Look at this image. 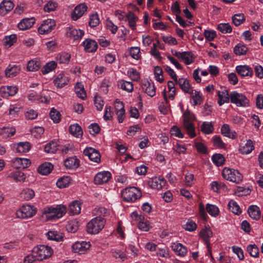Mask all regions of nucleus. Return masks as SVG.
I'll return each instance as SVG.
<instances>
[{
    "instance_id": "nucleus-32",
    "label": "nucleus",
    "mask_w": 263,
    "mask_h": 263,
    "mask_svg": "<svg viewBox=\"0 0 263 263\" xmlns=\"http://www.w3.org/2000/svg\"><path fill=\"white\" fill-rule=\"evenodd\" d=\"M254 148L253 142L248 140L245 144H242L239 148V151L242 154L250 153Z\"/></svg>"
},
{
    "instance_id": "nucleus-14",
    "label": "nucleus",
    "mask_w": 263,
    "mask_h": 263,
    "mask_svg": "<svg viewBox=\"0 0 263 263\" xmlns=\"http://www.w3.org/2000/svg\"><path fill=\"white\" fill-rule=\"evenodd\" d=\"M148 183L152 188L160 190L165 185L166 180L162 177H156L151 178Z\"/></svg>"
},
{
    "instance_id": "nucleus-24",
    "label": "nucleus",
    "mask_w": 263,
    "mask_h": 263,
    "mask_svg": "<svg viewBox=\"0 0 263 263\" xmlns=\"http://www.w3.org/2000/svg\"><path fill=\"white\" fill-rule=\"evenodd\" d=\"M14 5L10 0H4L0 4V13L3 15L10 11Z\"/></svg>"
},
{
    "instance_id": "nucleus-30",
    "label": "nucleus",
    "mask_w": 263,
    "mask_h": 263,
    "mask_svg": "<svg viewBox=\"0 0 263 263\" xmlns=\"http://www.w3.org/2000/svg\"><path fill=\"white\" fill-rule=\"evenodd\" d=\"M178 59L180 61L183 62L186 65H189L193 62L194 58L191 52L183 51L180 53Z\"/></svg>"
},
{
    "instance_id": "nucleus-55",
    "label": "nucleus",
    "mask_w": 263,
    "mask_h": 263,
    "mask_svg": "<svg viewBox=\"0 0 263 263\" xmlns=\"http://www.w3.org/2000/svg\"><path fill=\"white\" fill-rule=\"evenodd\" d=\"M247 251L250 255L254 257H257L259 254V250L255 245H250L247 247Z\"/></svg>"
},
{
    "instance_id": "nucleus-47",
    "label": "nucleus",
    "mask_w": 263,
    "mask_h": 263,
    "mask_svg": "<svg viewBox=\"0 0 263 263\" xmlns=\"http://www.w3.org/2000/svg\"><path fill=\"white\" fill-rule=\"evenodd\" d=\"M70 58V54L66 52H63L58 55L57 60L60 64H67L69 62Z\"/></svg>"
},
{
    "instance_id": "nucleus-56",
    "label": "nucleus",
    "mask_w": 263,
    "mask_h": 263,
    "mask_svg": "<svg viewBox=\"0 0 263 263\" xmlns=\"http://www.w3.org/2000/svg\"><path fill=\"white\" fill-rule=\"evenodd\" d=\"M50 116L54 123H59L61 120V114L60 112L53 108L50 112Z\"/></svg>"
},
{
    "instance_id": "nucleus-36",
    "label": "nucleus",
    "mask_w": 263,
    "mask_h": 263,
    "mask_svg": "<svg viewBox=\"0 0 263 263\" xmlns=\"http://www.w3.org/2000/svg\"><path fill=\"white\" fill-rule=\"evenodd\" d=\"M201 131L205 135H210L214 132V125L212 122H203L200 126Z\"/></svg>"
},
{
    "instance_id": "nucleus-25",
    "label": "nucleus",
    "mask_w": 263,
    "mask_h": 263,
    "mask_svg": "<svg viewBox=\"0 0 263 263\" xmlns=\"http://www.w3.org/2000/svg\"><path fill=\"white\" fill-rule=\"evenodd\" d=\"M237 73L241 77H251L253 71L251 68L247 65H239L236 67Z\"/></svg>"
},
{
    "instance_id": "nucleus-6",
    "label": "nucleus",
    "mask_w": 263,
    "mask_h": 263,
    "mask_svg": "<svg viewBox=\"0 0 263 263\" xmlns=\"http://www.w3.org/2000/svg\"><path fill=\"white\" fill-rule=\"evenodd\" d=\"M34 255L40 261L50 257L53 254V250L50 247L45 245H40L33 248Z\"/></svg>"
},
{
    "instance_id": "nucleus-8",
    "label": "nucleus",
    "mask_w": 263,
    "mask_h": 263,
    "mask_svg": "<svg viewBox=\"0 0 263 263\" xmlns=\"http://www.w3.org/2000/svg\"><path fill=\"white\" fill-rule=\"evenodd\" d=\"M176 84H178L182 90L185 92H188L190 93L191 95V103L194 105L195 106L197 104V91L196 90H192L191 91H190V84L189 81L184 78H180L178 80H177V81H175Z\"/></svg>"
},
{
    "instance_id": "nucleus-31",
    "label": "nucleus",
    "mask_w": 263,
    "mask_h": 263,
    "mask_svg": "<svg viewBox=\"0 0 263 263\" xmlns=\"http://www.w3.org/2000/svg\"><path fill=\"white\" fill-rule=\"evenodd\" d=\"M53 169V165L49 162H45L41 165L38 169L39 173L43 175H47L49 174Z\"/></svg>"
},
{
    "instance_id": "nucleus-29",
    "label": "nucleus",
    "mask_w": 263,
    "mask_h": 263,
    "mask_svg": "<svg viewBox=\"0 0 263 263\" xmlns=\"http://www.w3.org/2000/svg\"><path fill=\"white\" fill-rule=\"evenodd\" d=\"M217 96L218 97V103L219 106H221L224 103H229L230 95L229 94L227 90H224L222 91H218Z\"/></svg>"
},
{
    "instance_id": "nucleus-34",
    "label": "nucleus",
    "mask_w": 263,
    "mask_h": 263,
    "mask_svg": "<svg viewBox=\"0 0 263 263\" xmlns=\"http://www.w3.org/2000/svg\"><path fill=\"white\" fill-rule=\"evenodd\" d=\"M41 66V63L39 60L33 59L28 62L27 69L30 71H35L38 70Z\"/></svg>"
},
{
    "instance_id": "nucleus-42",
    "label": "nucleus",
    "mask_w": 263,
    "mask_h": 263,
    "mask_svg": "<svg viewBox=\"0 0 263 263\" xmlns=\"http://www.w3.org/2000/svg\"><path fill=\"white\" fill-rule=\"evenodd\" d=\"M46 236L48 239L56 241H61L63 238L62 235L59 234L57 231H50L46 233Z\"/></svg>"
},
{
    "instance_id": "nucleus-12",
    "label": "nucleus",
    "mask_w": 263,
    "mask_h": 263,
    "mask_svg": "<svg viewBox=\"0 0 263 263\" xmlns=\"http://www.w3.org/2000/svg\"><path fill=\"white\" fill-rule=\"evenodd\" d=\"M90 247L89 242L77 241L72 246L73 252L79 254H84Z\"/></svg>"
},
{
    "instance_id": "nucleus-26",
    "label": "nucleus",
    "mask_w": 263,
    "mask_h": 263,
    "mask_svg": "<svg viewBox=\"0 0 263 263\" xmlns=\"http://www.w3.org/2000/svg\"><path fill=\"white\" fill-rule=\"evenodd\" d=\"M250 217L254 220H258L261 216V212L258 206L255 205H250L248 210Z\"/></svg>"
},
{
    "instance_id": "nucleus-38",
    "label": "nucleus",
    "mask_w": 263,
    "mask_h": 263,
    "mask_svg": "<svg viewBox=\"0 0 263 263\" xmlns=\"http://www.w3.org/2000/svg\"><path fill=\"white\" fill-rule=\"evenodd\" d=\"M69 131L71 135L77 138L81 137L83 134L82 128L78 124L70 125Z\"/></svg>"
},
{
    "instance_id": "nucleus-53",
    "label": "nucleus",
    "mask_w": 263,
    "mask_h": 263,
    "mask_svg": "<svg viewBox=\"0 0 263 263\" xmlns=\"http://www.w3.org/2000/svg\"><path fill=\"white\" fill-rule=\"evenodd\" d=\"M217 29L222 33H230L232 28L229 23H221L217 26Z\"/></svg>"
},
{
    "instance_id": "nucleus-10",
    "label": "nucleus",
    "mask_w": 263,
    "mask_h": 263,
    "mask_svg": "<svg viewBox=\"0 0 263 263\" xmlns=\"http://www.w3.org/2000/svg\"><path fill=\"white\" fill-rule=\"evenodd\" d=\"M231 101L238 106H246L249 101L243 94L236 91H232L230 94Z\"/></svg>"
},
{
    "instance_id": "nucleus-11",
    "label": "nucleus",
    "mask_w": 263,
    "mask_h": 263,
    "mask_svg": "<svg viewBox=\"0 0 263 263\" xmlns=\"http://www.w3.org/2000/svg\"><path fill=\"white\" fill-rule=\"evenodd\" d=\"M55 25V21L52 19H47L43 22L38 28V31L41 34H45L51 32Z\"/></svg>"
},
{
    "instance_id": "nucleus-21",
    "label": "nucleus",
    "mask_w": 263,
    "mask_h": 263,
    "mask_svg": "<svg viewBox=\"0 0 263 263\" xmlns=\"http://www.w3.org/2000/svg\"><path fill=\"white\" fill-rule=\"evenodd\" d=\"M87 7L84 4H81L78 5L73 11L72 14V18L74 21L77 20L79 18L81 17L85 12L86 11Z\"/></svg>"
},
{
    "instance_id": "nucleus-59",
    "label": "nucleus",
    "mask_w": 263,
    "mask_h": 263,
    "mask_svg": "<svg viewBox=\"0 0 263 263\" xmlns=\"http://www.w3.org/2000/svg\"><path fill=\"white\" fill-rule=\"evenodd\" d=\"M183 228L186 231L192 232L196 229L197 224L192 220H188L186 223L183 225Z\"/></svg>"
},
{
    "instance_id": "nucleus-22",
    "label": "nucleus",
    "mask_w": 263,
    "mask_h": 263,
    "mask_svg": "<svg viewBox=\"0 0 263 263\" xmlns=\"http://www.w3.org/2000/svg\"><path fill=\"white\" fill-rule=\"evenodd\" d=\"M35 23V20L33 17L25 18L20 22L17 27L20 30H25L30 28Z\"/></svg>"
},
{
    "instance_id": "nucleus-15",
    "label": "nucleus",
    "mask_w": 263,
    "mask_h": 263,
    "mask_svg": "<svg viewBox=\"0 0 263 263\" xmlns=\"http://www.w3.org/2000/svg\"><path fill=\"white\" fill-rule=\"evenodd\" d=\"M141 88L142 90L151 97H154L156 94V88L152 81H144Z\"/></svg>"
},
{
    "instance_id": "nucleus-44",
    "label": "nucleus",
    "mask_w": 263,
    "mask_h": 263,
    "mask_svg": "<svg viewBox=\"0 0 263 263\" xmlns=\"http://www.w3.org/2000/svg\"><path fill=\"white\" fill-rule=\"evenodd\" d=\"M206 210L208 213L212 216L216 217L219 215V210L218 208L213 204H207L206 205Z\"/></svg>"
},
{
    "instance_id": "nucleus-52",
    "label": "nucleus",
    "mask_w": 263,
    "mask_h": 263,
    "mask_svg": "<svg viewBox=\"0 0 263 263\" xmlns=\"http://www.w3.org/2000/svg\"><path fill=\"white\" fill-rule=\"evenodd\" d=\"M232 21L235 26H239L245 21V15L243 13L235 14L232 17Z\"/></svg>"
},
{
    "instance_id": "nucleus-51",
    "label": "nucleus",
    "mask_w": 263,
    "mask_h": 263,
    "mask_svg": "<svg viewBox=\"0 0 263 263\" xmlns=\"http://www.w3.org/2000/svg\"><path fill=\"white\" fill-rule=\"evenodd\" d=\"M230 211L235 214L239 215L241 213V211L237 204V203L234 200H231L229 201L228 205Z\"/></svg>"
},
{
    "instance_id": "nucleus-19",
    "label": "nucleus",
    "mask_w": 263,
    "mask_h": 263,
    "mask_svg": "<svg viewBox=\"0 0 263 263\" xmlns=\"http://www.w3.org/2000/svg\"><path fill=\"white\" fill-rule=\"evenodd\" d=\"M17 91L16 86H2L0 88V93L3 97H7L15 95Z\"/></svg>"
},
{
    "instance_id": "nucleus-64",
    "label": "nucleus",
    "mask_w": 263,
    "mask_h": 263,
    "mask_svg": "<svg viewBox=\"0 0 263 263\" xmlns=\"http://www.w3.org/2000/svg\"><path fill=\"white\" fill-rule=\"evenodd\" d=\"M37 261H39L37 259L35 255H34V253L33 251L32 252V254L27 255L24 260V263H36Z\"/></svg>"
},
{
    "instance_id": "nucleus-46",
    "label": "nucleus",
    "mask_w": 263,
    "mask_h": 263,
    "mask_svg": "<svg viewBox=\"0 0 263 263\" xmlns=\"http://www.w3.org/2000/svg\"><path fill=\"white\" fill-rule=\"evenodd\" d=\"M16 130L14 127H4L1 129L0 134L4 137H9L13 136L15 133Z\"/></svg>"
},
{
    "instance_id": "nucleus-57",
    "label": "nucleus",
    "mask_w": 263,
    "mask_h": 263,
    "mask_svg": "<svg viewBox=\"0 0 263 263\" xmlns=\"http://www.w3.org/2000/svg\"><path fill=\"white\" fill-rule=\"evenodd\" d=\"M163 71L159 66H156L154 69V74L156 80L160 83H162L164 79L162 76Z\"/></svg>"
},
{
    "instance_id": "nucleus-33",
    "label": "nucleus",
    "mask_w": 263,
    "mask_h": 263,
    "mask_svg": "<svg viewBox=\"0 0 263 263\" xmlns=\"http://www.w3.org/2000/svg\"><path fill=\"white\" fill-rule=\"evenodd\" d=\"M64 164L69 169L76 168L79 166V160L76 157H70L65 160Z\"/></svg>"
},
{
    "instance_id": "nucleus-48",
    "label": "nucleus",
    "mask_w": 263,
    "mask_h": 263,
    "mask_svg": "<svg viewBox=\"0 0 263 263\" xmlns=\"http://www.w3.org/2000/svg\"><path fill=\"white\" fill-rule=\"evenodd\" d=\"M57 67V63L54 61H50L46 64L42 69L43 74H46L54 70Z\"/></svg>"
},
{
    "instance_id": "nucleus-18",
    "label": "nucleus",
    "mask_w": 263,
    "mask_h": 263,
    "mask_svg": "<svg viewBox=\"0 0 263 263\" xmlns=\"http://www.w3.org/2000/svg\"><path fill=\"white\" fill-rule=\"evenodd\" d=\"M84 34V32L82 30H78L73 28H68L67 29L66 35L67 37L72 39L73 41L81 39Z\"/></svg>"
},
{
    "instance_id": "nucleus-28",
    "label": "nucleus",
    "mask_w": 263,
    "mask_h": 263,
    "mask_svg": "<svg viewBox=\"0 0 263 263\" xmlns=\"http://www.w3.org/2000/svg\"><path fill=\"white\" fill-rule=\"evenodd\" d=\"M221 133L224 136L231 138L236 139L237 137V133L235 131H231L229 124H224L221 128Z\"/></svg>"
},
{
    "instance_id": "nucleus-13",
    "label": "nucleus",
    "mask_w": 263,
    "mask_h": 263,
    "mask_svg": "<svg viewBox=\"0 0 263 263\" xmlns=\"http://www.w3.org/2000/svg\"><path fill=\"white\" fill-rule=\"evenodd\" d=\"M111 178V174L108 171H103L96 174L94 178L96 184H102L107 182Z\"/></svg>"
},
{
    "instance_id": "nucleus-37",
    "label": "nucleus",
    "mask_w": 263,
    "mask_h": 263,
    "mask_svg": "<svg viewBox=\"0 0 263 263\" xmlns=\"http://www.w3.org/2000/svg\"><path fill=\"white\" fill-rule=\"evenodd\" d=\"M8 177L13 178L15 181L24 182L26 179V175L22 172L16 171L9 173Z\"/></svg>"
},
{
    "instance_id": "nucleus-45",
    "label": "nucleus",
    "mask_w": 263,
    "mask_h": 263,
    "mask_svg": "<svg viewBox=\"0 0 263 263\" xmlns=\"http://www.w3.org/2000/svg\"><path fill=\"white\" fill-rule=\"evenodd\" d=\"M34 196V191L29 188L24 189L21 193V197L26 200L32 199Z\"/></svg>"
},
{
    "instance_id": "nucleus-20",
    "label": "nucleus",
    "mask_w": 263,
    "mask_h": 263,
    "mask_svg": "<svg viewBox=\"0 0 263 263\" xmlns=\"http://www.w3.org/2000/svg\"><path fill=\"white\" fill-rule=\"evenodd\" d=\"M83 46L85 50L87 52H95L98 48L97 43L89 39H86L83 43Z\"/></svg>"
},
{
    "instance_id": "nucleus-60",
    "label": "nucleus",
    "mask_w": 263,
    "mask_h": 263,
    "mask_svg": "<svg viewBox=\"0 0 263 263\" xmlns=\"http://www.w3.org/2000/svg\"><path fill=\"white\" fill-rule=\"evenodd\" d=\"M213 141L214 146H215L220 148H223L225 147V144L223 142L219 136H214L213 137Z\"/></svg>"
},
{
    "instance_id": "nucleus-1",
    "label": "nucleus",
    "mask_w": 263,
    "mask_h": 263,
    "mask_svg": "<svg viewBox=\"0 0 263 263\" xmlns=\"http://www.w3.org/2000/svg\"><path fill=\"white\" fill-rule=\"evenodd\" d=\"M198 211L201 218L204 221V226L199 232L200 237L206 245L209 252L211 254V248L210 247V238L212 236L213 233L209 225L207 223L208 216L205 211L204 205L202 203H199Z\"/></svg>"
},
{
    "instance_id": "nucleus-23",
    "label": "nucleus",
    "mask_w": 263,
    "mask_h": 263,
    "mask_svg": "<svg viewBox=\"0 0 263 263\" xmlns=\"http://www.w3.org/2000/svg\"><path fill=\"white\" fill-rule=\"evenodd\" d=\"M20 66L16 65H9L5 71L6 77L13 78L17 76L20 71Z\"/></svg>"
},
{
    "instance_id": "nucleus-54",
    "label": "nucleus",
    "mask_w": 263,
    "mask_h": 263,
    "mask_svg": "<svg viewBox=\"0 0 263 263\" xmlns=\"http://www.w3.org/2000/svg\"><path fill=\"white\" fill-rule=\"evenodd\" d=\"M127 75L133 80L138 81L140 79V73L134 68H129L127 71Z\"/></svg>"
},
{
    "instance_id": "nucleus-3",
    "label": "nucleus",
    "mask_w": 263,
    "mask_h": 263,
    "mask_svg": "<svg viewBox=\"0 0 263 263\" xmlns=\"http://www.w3.org/2000/svg\"><path fill=\"white\" fill-rule=\"evenodd\" d=\"M66 207L62 205H57L55 208L50 206L44 209V213L48 219H58L66 213Z\"/></svg>"
},
{
    "instance_id": "nucleus-16",
    "label": "nucleus",
    "mask_w": 263,
    "mask_h": 263,
    "mask_svg": "<svg viewBox=\"0 0 263 263\" xmlns=\"http://www.w3.org/2000/svg\"><path fill=\"white\" fill-rule=\"evenodd\" d=\"M84 154L89 159L95 162L98 163L100 161V154L98 151L92 147H87L84 151Z\"/></svg>"
},
{
    "instance_id": "nucleus-58",
    "label": "nucleus",
    "mask_w": 263,
    "mask_h": 263,
    "mask_svg": "<svg viewBox=\"0 0 263 263\" xmlns=\"http://www.w3.org/2000/svg\"><path fill=\"white\" fill-rule=\"evenodd\" d=\"M16 41V36L15 34H11L9 36H6L4 39V42L6 45L11 46Z\"/></svg>"
},
{
    "instance_id": "nucleus-41",
    "label": "nucleus",
    "mask_w": 263,
    "mask_h": 263,
    "mask_svg": "<svg viewBox=\"0 0 263 263\" xmlns=\"http://www.w3.org/2000/svg\"><path fill=\"white\" fill-rule=\"evenodd\" d=\"M125 20L128 22L129 26L134 30L136 28V22L137 20V17L135 14L132 11H129L126 15Z\"/></svg>"
},
{
    "instance_id": "nucleus-27",
    "label": "nucleus",
    "mask_w": 263,
    "mask_h": 263,
    "mask_svg": "<svg viewBox=\"0 0 263 263\" xmlns=\"http://www.w3.org/2000/svg\"><path fill=\"white\" fill-rule=\"evenodd\" d=\"M13 148L17 153H27L30 149V144L28 142H21L16 144H14Z\"/></svg>"
},
{
    "instance_id": "nucleus-49",
    "label": "nucleus",
    "mask_w": 263,
    "mask_h": 263,
    "mask_svg": "<svg viewBox=\"0 0 263 263\" xmlns=\"http://www.w3.org/2000/svg\"><path fill=\"white\" fill-rule=\"evenodd\" d=\"M247 50V47L242 44H238L234 48V52L237 55L246 54Z\"/></svg>"
},
{
    "instance_id": "nucleus-4",
    "label": "nucleus",
    "mask_w": 263,
    "mask_h": 263,
    "mask_svg": "<svg viewBox=\"0 0 263 263\" xmlns=\"http://www.w3.org/2000/svg\"><path fill=\"white\" fill-rule=\"evenodd\" d=\"M121 196L126 202H133L140 198L142 194L140 190L136 187H129L125 189L121 192Z\"/></svg>"
},
{
    "instance_id": "nucleus-40",
    "label": "nucleus",
    "mask_w": 263,
    "mask_h": 263,
    "mask_svg": "<svg viewBox=\"0 0 263 263\" xmlns=\"http://www.w3.org/2000/svg\"><path fill=\"white\" fill-rule=\"evenodd\" d=\"M58 146L56 141H52L45 146L44 150L47 153H55L59 149Z\"/></svg>"
},
{
    "instance_id": "nucleus-9",
    "label": "nucleus",
    "mask_w": 263,
    "mask_h": 263,
    "mask_svg": "<svg viewBox=\"0 0 263 263\" xmlns=\"http://www.w3.org/2000/svg\"><path fill=\"white\" fill-rule=\"evenodd\" d=\"M36 211V208L33 205H24L16 212V216L18 218H28L33 216Z\"/></svg>"
},
{
    "instance_id": "nucleus-62",
    "label": "nucleus",
    "mask_w": 263,
    "mask_h": 263,
    "mask_svg": "<svg viewBox=\"0 0 263 263\" xmlns=\"http://www.w3.org/2000/svg\"><path fill=\"white\" fill-rule=\"evenodd\" d=\"M100 23L99 18L97 14L91 15L89 22V26L91 27H96Z\"/></svg>"
},
{
    "instance_id": "nucleus-63",
    "label": "nucleus",
    "mask_w": 263,
    "mask_h": 263,
    "mask_svg": "<svg viewBox=\"0 0 263 263\" xmlns=\"http://www.w3.org/2000/svg\"><path fill=\"white\" fill-rule=\"evenodd\" d=\"M88 128L90 134L92 135L98 134L100 130V126L97 123L91 124L89 126Z\"/></svg>"
},
{
    "instance_id": "nucleus-5",
    "label": "nucleus",
    "mask_w": 263,
    "mask_h": 263,
    "mask_svg": "<svg viewBox=\"0 0 263 263\" xmlns=\"http://www.w3.org/2000/svg\"><path fill=\"white\" fill-rule=\"evenodd\" d=\"M105 219L98 216L90 220L87 224V231L90 234H97L104 227Z\"/></svg>"
},
{
    "instance_id": "nucleus-61",
    "label": "nucleus",
    "mask_w": 263,
    "mask_h": 263,
    "mask_svg": "<svg viewBox=\"0 0 263 263\" xmlns=\"http://www.w3.org/2000/svg\"><path fill=\"white\" fill-rule=\"evenodd\" d=\"M130 54L134 59H139L140 58V48L138 47H132L130 50Z\"/></svg>"
},
{
    "instance_id": "nucleus-7",
    "label": "nucleus",
    "mask_w": 263,
    "mask_h": 263,
    "mask_svg": "<svg viewBox=\"0 0 263 263\" xmlns=\"http://www.w3.org/2000/svg\"><path fill=\"white\" fill-rule=\"evenodd\" d=\"M222 174L225 179L237 184L242 180V175L237 170L226 167L223 170Z\"/></svg>"
},
{
    "instance_id": "nucleus-35",
    "label": "nucleus",
    "mask_w": 263,
    "mask_h": 263,
    "mask_svg": "<svg viewBox=\"0 0 263 263\" xmlns=\"http://www.w3.org/2000/svg\"><path fill=\"white\" fill-rule=\"evenodd\" d=\"M172 248L177 255L184 256L186 254V248L181 243H174Z\"/></svg>"
},
{
    "instance_id": "nucleus-39",
    "label": "nucleus",
    "mask_w": 263,
    "mask_h": 263,
    "mask_svg": "<svg viewBox=\"0 0 263 263\" xmlns=\"http://www.w3.org/2000/svg\"><path fill=\"white\" fill-rule=\"evenodd\" d=\"M81 209V204L77 201H73L69 206V213L72 215L79 214Z\"/></svg>"
},
{
    "instance_id": "nucleus-2",
    "label": "nucleus",
    "mask_w": 263,
    "mask_h": 263,
    "mask_svg": "<svg viewBox=\"0 0 263 263\" xmlns=\"http://www.w3.org/2000/svg\"><path fill=\"white\" fill-rule=\"evenodd\" d=\"M182 117L184 128L191 138L194 137L196 136L195 127L193 122L196 120L195 115L187 109L183 113Z\"/></svg>"
},
{
    "instance_id": "nucleus-50",
    "label": "nucleus",
    "mask_w": 263,
    "mask_h": 263,
    "mask_svg": "<svg viewBox=\"0 0 263 263\" xmlns=\"http://www.w3.org/2000/svg\"><path fill=\"white\" fill-rule=\"evenodd\" d=\"M212 160L213 163L218 166L222 165L225 161L224 157L220 154H215L213 155Z\"/></svg>"
},
{
    "instance_id": "nucleus-17",
    "label": "nucleus",
    "mask_w": 263,
    "mask_h": 263,
    "mask_svg": "<svg viewBox=\"0 0 263 263\" xmlns=\"http://www.w3.org/2000/svg\"><path fill=\"white\" fill-rule=\"evenodd\" d=\"M68 77L64 73L59 74L53 80L54 85L58 88H61L66 85L69 82Z\"/></svg>"
},
{
    "instance_id": "nucleus-43",
    "label": "nucleus",
    "mask_w": 263,
    "mask_h": 263,
    "mask_svg": "<svg viewBox=\"0 0 263 263\" xmlns=\"http://www.w3.org/2000/svg\"><path fill=\"white\" fill-rule=\"evenodd\" d=\"M71 179L69 176H64L60 179L57 182V185L59 188L66 187L70 183Z\"/></svg>"
}]
</instances>
